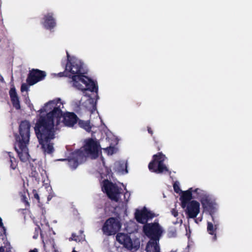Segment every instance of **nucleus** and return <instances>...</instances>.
I'll return each instance as SVG.
<instances>
[{
    "mask_svg": "<svg viewBox=\"0 0 252 252\" xmlns=\"http://www.w3.org/2000/svg\"><path fill=\"white\" fill-rule=\"evenodd\" d=\"M29 252H38V251L37 249H34L33 250L30 251Z\"/></svg>",
    "mask_w": 252,
    "mask_h": 252,
    "instance_id": "35",
    "label": "nucleus"
},
{
    "mask_svg": "<svg viewBox=\"0 0 252 252\" xmlns=\"http://www.w3.org/2000/svg\"><path fill=\"white\" fill-rule=\"evenodd\" d=\"M157 149H158V151H159V150H160V148H159V147L158 146Z\"/></svg>",
    "mask_w": 252,
    "mask_h": 252,
    "instance_id": "39",
    "label": "nucleus"
},
{
    "mask_svg": "<svg viewBox=\"0 0 252 252\" xmlns=\"http://www.w3.org/2000/svg\"><path fill=\"white\" fill-rule=\"evenodd\" d=\"M73 240L76 242H79L80 241L79 236L76 235L75 233H72L71 237L69 238V241Z\"/></svg>",
    "mask_w": 252,
    "mask_h": 252,
    "instance_id": "26",
    "label": "nucleus"
},
{
    "mask_svg": "<svg viewBox=\"0 0 252 252\" xmlns=\"http://www.w3.org/2000/svg\"><path fill=\"white\" fill-rule=\"evenodd\" d=\"M55 252H58V250H55Z\"/></svg>",
    "mask_w": 252,
    "mask_h": 252,
    "instance_id": "41",
    "label": "nucleus"
},
{
    "mask_svg": "<svg viewBox=\"0 0 252 252\" xmlns=\"http://www.w3.org/2000/svg\"><path fill=\"white\" fill-rule=\"evenodd\" d=\"M39 230H40V228L39 227V226H37L35 228V231L36 232V234H38V231Z\"/></svg>",
    "mask_w": 252,
    "mask_h": 252,
    "instance_id": "33",
    "label": "nucleus"
},
{
    "mask_svg": "<svg viewBox=\"0 0 252 252\" xmlns=\"http://www.w3.org/2000/svg\"><path fill=\"white\" fill-rule=\"evenodd\" d=\"M29 89L28 85L26 84H22L21 87V91L22 92L24 91H27Z\"/></svg>",
    "mask_w": 252,
    "mask_h": 252,
    "instance_id": "28",
    "label": "nucleus"
},
{
    "mask_svg": "<svg viewBox=\"0 0 252 252\" xmlns=\"http://www.w3.org/2000/svg\"><path fill=\"white\" fill-rule=\"evenodd\" d=\"M200 201L205 212H209L212 215L215 212L214 203L211 200L209 196L204 195L201 197Z\"/></svg>",
    "mask_w": 252,
    "mask_h": 252,
    "instance_id": "13",
    "label": "nucleus"
},
{
    "mask_svg": "<svg viewBox=\"0 0 252 252\" xmlns=\"http://www.w3.org/2000/svg\"><path fill=\"white\" fill-rule=\"evenodd\" d=\"M166 158L162 152H158L154 155L152 160L148 165L149 170L157 174H161L164 172H168L169 170L164 162Z\"/></svg>",
    "mask_w": 252,
    "mask_h": 252,
    "instance_id": "5",
    "label": "nucleus"
},
{
    "mask_svg": "<svg viewBox=\"0 0 252 252\" xmlns=\"http://www.w3.org/2000/svg\"><path fill=\"white\" fill-rule=\"evenodd\" d=\"M2 240L3 241V246H1L0 247H3L6 252H10L12 247L10 245V242L7 240L6 236H5V238H2Z\"/></svg>",
    "mask_w": 252,
    "mask_h": 252,
    "instance_id": "20",
    "label": "nucleus"
},
{
    "mask_svg": "<svg viewBox=\"0 0 252 252\" xmlns=\"http://www.w3.org/2000/svg\"><path fill=\"white\" fill-rule=\"evenodd\" d=\"M84 149L82 150L84 154L87 156H90L92 158L95 159L98 157L99 149L100 148L99 143L93 139L89 138L86 141Z\"/></svg>",
    "mask_w": 252,
    "mask_h": 252,
    "instance_id": "8",
    "label": "nucleus"
},
{
    "mask_svg": "<svg viewBox=\"0 0 252 252\" xmlns=\"http://www.w3.org/2000/svg\"><path fill=\"white\" fill-rule=\"evenodd\" d=\"M156 217L155 214L148 210L146 207L142 210H136L135 213V219L136 221L141 224L148 223L149 220L152 219Z\"/></svg>",
    "mask_w": 252,
    "mask_h": 252,
    "instance_id": "12",
    "label": "nucleus"
},
{
    "mask_svg": "<svg viewBox=\"0 0 252 252\" xmlns=\"http://www.w3.org/2000/svg\"><path fill=\"white\" fill-rule=\"evenodd\" d=\"M86 156L84 155L83 151L80 149L71 153V157L68 159H60V161H68V166L72 169H76L79 164V162L83 160Z\"/></svg>",
    "mask_w": 252,
    "mask_h": 252,
    "instance_id": "11",
    "label": "nucleus"
},
{
    "mask_svg": "<svg viewBox=\"0 0 252 252\" xmlns=\"http://www.w3.org/2000/svg\"><path fill=\"white\" fill-rule=\"evenodd\" d=\"M10 154H11L10 152L8 153V155H9V158H10L9 161L10 162V167L12 169H15L18 165L17 161L15 158L11 156Z\"/></svg>",
    "mask_w": 252,
    "mask_h": 252,
    "instance_id": "21",
    "label": "nucleus"
},
{
    "mask_svg": "<svg viewBox=\"0 0 252 252\" xmlns=\"http://www.w3.org/2000/svg\"><path fill=\"white\" fill-rule=\"evenodd\" d=\"M72 252H77V251H75V250H73V251H72Z\"/></svg>",
    "mask_w": 252,
    "mask_h": 252,
    "instance_id": "42",
    "label": "nucleus"
},
{
    "mask_svg": "<svg viewBox=\"0 0 252 252\" xmlns=\"http://www.w3.org/2000/svg\"><path fill=\"white\" fill-rule=\"evenodd\" d=\"M67 62L65 69L71 74L73 85L78 90L82 91H90L92 92L97 93L98 87L94 82L83 75L82 72L83 63L79 60L73 58L69 59L70 55L66 52Z\"/></svg>",
    "mask_w": 252,
    "mask_h": 252,
    "instance_id": "2",
    "label": "nucleus"
},
{
    "mask_svg": "<svg viewBox=\"0 0 252 252\" xmlns=\"http://www.w3.org/2000/svg\"><path fill=\"white\" fill-rule=\"evenodd\" d=\"M37 236H38V234H36V236H35V235H34V236H33V238L34 239H36V238H37Z\"/></svg>",
    "mask_w": 252,
    "mask_h": 252,
    "instance_id": "38",
    "label": "nucleus"
},
{
    "mask_svg": "<svg viewBox=\"0 0 252 252\" xmlns=\"http://www.w3.org/2000/svg\"><path fill=\"white\" fill-rule=\"evenodd\" d=\"M198 189L194 190L189 188L186 191H184L180 196L179 200L181 201V206L188 219L195 218L200 212V203L194 200L192 197V192L198 193Z\"/></svg>",
    "mask_w": 252,
    "mask_h": 252,
    "instance_id": "4",
    "label": "nucleus"
},
{
    "mask_svg": "<svg viewBox=\"0 0 252 252\" xmlns=\"http://www.w3.org/2000/svg\"><path fill=\"white\" fill-rule=\"evenodd\" d=\"M63 103L59 98L50 100L40 108L37 115L34 130L41 148L45 153L51 154L54 152V143L51 142L55 138L56 129L61 122L68 127H73L79 118L73 112L63 114L61 106Z\"/></svg>",
    "mask_w": 252,
    "mask_h": 252,
    "instance_id": "1",
    "label": "nucleus"
},
{
    "mask_svg": "<svg viewBox=\"0 0 252 252\" xmlns=\"http://www.w3.org/2000/svg\"><path fill=\"white\" fill-rule=\"evenodd\" d=\"M147 252H160L159 241H149L146 247Z\"/></svg>",
    "mask_w": 252,
    "mask_h": 252,
    "instance_id": "17",
    "label": "nucleus"
},
{
    "mask_svg": "<svg viewBox=\"0 0 252 252\" xmlns=\"http://www.w3.org/2000/svg\"><path fill=\"white\" fill-rule=\"evenodd\" d=\"M109 150H111L112 153H113V148L111 147H109Z\"/></svg>",
    "mask_w": 252,
    "mask_h": 252,
    "instance_id": "37",
    "label": "nucleus"
},
{
    "mask_svg": "<svg viewBox=\"0 0 252 252\" xmlns=\"http://www.w3.org/2000/svg\"><path fill=\"white\" fill-rule=\"evenodd\" d=\"M34 198H35L38 202H39V196L35 189H33L32 191Z\"/></svg>",
    "mask_w": 252,
    "mask_h": 252,
    "instance_id": "29",
    "label": "nucleus"
},
{
    "mask_svg": "<svg viewBox=\"0 0 252 252\" xmlns=\"http://www.w3.org/2000/svg\"><path fill=\"white\" fill-rule=\"evenodd\" d=\"M207 229V231L210 234L214 235L213 239L214 241H216L217 240L216 230L218 228H216L212 222H208Z\"/></svg>",
    "mask_w": 252,
    "mask_h": 252,
    "instance_id": "18",
    "label": "nucleus"
},
{
    "mask_svg": "<svg viewBox=\"0 0 252 252\" xmlns=\"http://www.w3.org/2000/svg\"><path fill=\"white\" fill-rule=\"evenodd\" d=\"M147 130L148 131V132L151 135H152L153 134V131L152 129V128L150 127V126H148L147 127Z\"/></svg>",
    "mask_w": 252,
    "mask_h": 252,
    "instance_id": "32",
    "label": "nucleus"
},
{
    "mask_svg": "<svg viewBox=\"0 0 252 252\" xmlns=\"http://www.w3.org/2000/svg\"><path fill=\"white\" fill-rule=\"evenodd\" d=\"M0 252H4V250L3 247H0Z\"/></svg>",
    "mask_w": 252,
    "mask_h": 252,
    "instance_id": "36",
    "label": "nucleus"
},
{
    "mask_svg": "<svg viewBox=\"0 0 252 252\" xmlns=\"http://www.w3.org/2000/svg\"><path fill=\"white\" fill-rule=\"evenodd\" d=\"M9 94L13 106L17 110L20 109L19 98L14 87L10 88Z\"/></svg>",
    "mask_w": 252,
    "mask_h": 252,
    "instance_id": "15",
    "label": "nucleus"
},
{
    "mask_svg": "<svg viewBox=\"0 0 252 252\" xmlns=\"http://www.w3.org/2000/svg\"><path fill=\"white\" fill-rule=\"evenodd\" d=\"M141 102L136 101L134 103L133 105L135 108H138L141 105Z\"/></svg>",
    "mask_w": 252,
    "mask_h": 252,
    "instance_id": "31",
    "label": "nucleus"
},
{
    "mask_svg": "<svg viewBox=\"0 0 252 252\" xmlns=\"http://www.w3.org/2000/svg\"><path fill=\"white\" fill-rule=\"evenodd\" d=\"M116 240L125 247L131 246L132 242L130 237L124 233H118L116 235Z\"/></svg>",
    "mask_w": 252,
    "mask_h": 252,
    "instance_id": "16",
    "label": "nucleus"
},
{
    "mask_svg": "<svg viewBox=\"0 0 252 252\" xmlns=\"http://www.w3.org/2000/svg\"><path fill=\"white\" fill-rule=\"evenodd\" d=\"M46 76L45 71L38 69H32L28 75L26 81L29 85L32 86L43 80Z\"/></svg>",
    "mask_w": 252,
    "mask_h": 252,
    "instance_id": "10",
    "label": "nucleus"
},
{
    "mask_svg": "<svg viewBox=\"0 0 252 252\" xmlns=\"http://www.w3.org/2000/svg\"><path fill=\"white\" fill-rule=\"evenodd\" d=\"M143 231L150 238V241H159L162 233V230L158 222L148 223L144 224Z\"/></svg>",
    "mask_w": 252,
    "mask_h": 252,
    "instance_id": "6",
    "label": "nucleus"
},
{
    "mask_svg": "<svg viewBox=\"0 0 252 252\" xmlns=\"http://www.w3.org/2000/svg\"><path fill=\"white\" fill-rule=\"evenodd\" d=\"M173 189H174V191L175 192L177 193H179L181 192L182 193L183 192V191H182L181 190V189H180V188L179 185H178L177 183H174V185H173Z\"/></svg>",
    "mask_w": 252,
    "mask_h": 252,
    "instance_id": "24",
    "label": "nucleus"
},
{
    "mask_svg": "<svg viewBox=\"0 0 252 252\" xmlns=\"http://www.w3.org/2000/svg\"><path fill=\"white\" fill-rule=\"evenodd\" d=\"M171 213L174 217H177L178 216V211L176 208L171 209Z\"/></svg>",
    "mask_w": 252,
    "mask_h": 252,
    "instance_id": "27",
    "label": "nucleus"
},
{
    "mask_svg": "<svg viewBox=\"0 0 252 252\" xmlns=\"http://www.w3.org/2000/svg\"><path fill=\"white\" fill-rule=\"evenodd\" d=\"M43 20L44 22L42 24L46 29L51 30L56 27V22L54 17L53 13L49 12L44 15Z\"/></svg>",
    "mask_w": 252,
    "mask_h": 252,
    "instance_id": "14",
    "label": "nucleus"
},
{
    "mask_svg": "<svg viewBox=\"0 0 252 252\" xmlns=\"http://www.w3.org/2000/svg\"><path fill=\"white\" fill-rule=\"evenodd\" d=\"M21 201L25 204L26 208L30 207V203L29 202L28 199L25 195H22Z\"/></svg>",
    "mask_w": 252,
    "mask_h": 252,
    "instance_id": "22",
    "label": "nucleus"
},
{
    "mask_svg": "<svg viewBox=\"0 0 252 252\" xmlns=\"http://www.w3.org/2000/svg\"><path fill=\"white\" fill-rule=\"evenodd\" d=\"M58 75L60 77L65 76L71 78V74H69L68 70H66L65 69L63 72H60L58 74Z\"/></svg>",
    "mask_w": 252,
    "mask_h": 252,
    "instance_id": "23",
    "label": "nucleus"
},
{
    "mask_svg": "<svg viewBox=\"0 0 252 252\" xmlns=\"http://www.w3.org/2000/svg\"><path fill=\"white\" fill-rule=\"evenodd\" d=\"M0 227L2 228V229L3 230L4 233H6V228L3 226V224L2 223V219H1V218L0 217Z\"/></svg>",
    "mask_w": 252,
    "mask_h": 252,
    "instance_id": "30",
    "label": "nucleus"
},
{
    "mask_svg": "<svg viewBox=\"0 0 252 252\" xmlns=\"http://www.w3.org/2000/svg\"><path fill=\"white\" fill-rule=\"evenodd\" d=\"M78 125L79 126L87 131L90 132L92 129V126H91L90 121H84L79 120L78 121Z\"/></svg>",
    "mask_w": 252,
    "mask_h": 252,
    "instance_id": "19",
    "label": "nucleus"
},
{
    "mask_svg": "<svg viewBox=\"0 0 252 252\" xmlns=\"http://www.w3.org/2000/svg\"><path fill=\"white\" fill-rule=\"evenodd\" d=\"M104 189L108 197L112 200L118 202L121 193L120 189L118 186L108 181L105 183Z\"/></svg>",
    "mask_w": 252,
    "mask_h": 252,
    "instance_id": "9",
    "label": "nucleus"
},
{
    "mask_svg": "<svg viewBox=\"0 0 252 252\" xmlns=\"http://www.w3.org/2000/svg\"><path fill=\"white\" fill-rule=\"evenodd\" d=\"M30 128V123L27 120L22 121L19 126V134L15 135L16 142L14 149L20 159L23 162L26 161L29 157L27 145L29 143Z\"/></svg>",
    "mask_w": 252,
    "mask_h": 252,
    "instance_id": "3",
    "label": "nucleus"
},
{
    "mask_svg": "<svg viewBox=\"0 0 252 252\" xmlns=\"http://www.w3.org/2000/svg\"><path fill=\"white\" fill-rule=\"evenodd\" d=\"M127 196H128V198L130 196V194L129 193H128L127 192H126L124 194V197H125V198H126V197H127Z\"/></svg>",
    "mask_w": 252,
    "mask_h": 252,
    "instance_id": "34",
    "label": "nucleus"
},
{
    "mask_svg": "<svg viewBox=\"0 0 252 252\" xmlns=\"http://www.w3.org/2000/svg\"><path fill=\"white\" fill-rule=\"evenodd\" d=\"M128 199H125V201H126V202H128Z\"/></svg>",
    "mask_w": 252,
    "mask_h": 252,
    "instance_id": "40",
    "label": "nucleus"
},
{
    "mask_svg": "<svg viewBox=\"0 0 252 252\" xmlns=\"http://www.w3.org/2000/svg\"><path fill=\"white\" fill-rule=\"evenodd\" d=\"M121 227V223L116 218L111 217L108 219L102 227L103 234L107 236L116 234Z\"/></svg>",
    "mask_w": 252,
    "mask_h": 252,
    "instance_id": "7",
    "label": "nucleus"
},
{
    "mask_svg": "<svg viewBox=\"0 0 252 252\" xmlns=\"http://www.w3.org/2000/svg\"><path fill=\"white\" fill-rule=\"evenodd\" d=\"M213 214H213L212 215H210L212 217V220L213 221V224L214 225H215L216 228H218L219 225V222L217 219L215 218L214 216H213Z\"/></svg>",
    "mask_w": 252,
    "mask_h": 252,
    "instance_id": "25",
    "label": "nucleus"
}]
</instances>
